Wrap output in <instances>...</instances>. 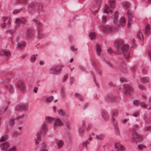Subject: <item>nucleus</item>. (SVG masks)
I'll list each match as a JSON object with an SVG mask.
<instances>
[{
  "mask_svg": "<svg viewBox=\"0 0 151 151\" xmlns=\"http://www.w3.org/2000/svg\"><path fill=\"white\" fill-rule=\"evenodd\" d=\"M114 47L116 50V53L119 54L123 53L124 57L128 59L129 56V45L127 44L123 45V42L122 40H117L114 42Z\"/></svg>",
  "mask_w": 151,
  "mask_h": 151,
  "instance_id": "obj_1",
  "label": "nucleus"
},
{
  "mask_svg": "<svg viewBox=\"0 0 151 151\" xmlns=\"http://www.w3.org/2000/svg\"><path fill=\"white\" fill-rule=\"evenodd\" d=\"M42 8V4L37 2H33L28 5V10L30 13L38 12Z\"/></svg>",
  "mask_w": 151,
  "mask_h": 151,
  "instance_id": "obj_2",
  "label": "nucleus"
},
{
  "mask_svg": "<svg viewBox=\"0 0 151 151\" xmlns=\"http://www.w3.org/2000/svg\"><path fill=\"white\" fill-rule=\"evenodd\" d=\"M101 0H95L93 2L94 4L92 6L90 9L91 12V13L93 14H96L98 12L101 4Z\"/></svg>",
  "mask_w": 151,
  "mask_h": 151,
  "instance_id": "obj_3",
  "label": "nucleus"
},
{
  "mask_svg": "<svg viewBox=\"0 0 151 151\" xmlns=\"http://www.w3.org/2000/svg\"><path fill=\"white\" fill-rule=\"evenodd\" d=\"M47 128L46 125L45 123L43 124L42 128L41 130L39 132H38L37 134V139H35V144H37L39 142L40 140L41 137V134H42L43 135H45L47 132Z\"/></svg>",
  "mask_w": 151,
  "mask_h": 151,
  "instance_id": "obj_4",
  "label": "nucleus"
},
{
  "mask_svg": "<svg viewBox=\"0 0 151 151\" xmlns=\"http://www.w3.org/2000/svg\"><path fill=\"white\" fill-rule=\"evenodd\" d=\"M138 127V126L137 125H135L134 126L133 128L132 139L136 142H140L142 141V138L140 134H138L136 132V130L137 129Z\"/></svg>",
  "mask_w": 151,
  "mask_h": 151,
  "instance_id": "obj_5",
  "label": "nucleus"
},
{
  "mask_svg": "<svg viewBox=\"0 0 151 151\" xmlns=\"http://www.w3.org/2000/svg\"><path fill=\"white\" fill-rule=\"evenodd\" d=\"M124 94L126 97L129 96L134 92L132 88L130 86L126 85L124 87Z\"/></svg>",
  "mask_w": 151,
  "mask_h": 151,
  "instance_id": "obj_6",
  "label": "nucleus"
},
{
  "mask_svg": "<svg viewBox=\"0 0 151 151\" xmlns=\"http://www.w3.org/2000/svg\"><path fill=\"white\" fill-rule=\"evenodd\" d=\"M2 23H1V26L4 28H7L9 26L10 24V19L6 17H3Z\"/></svg>",
  "mask_w": 151,
  "mask_h": 151,
  "instance_id": "obj_7",
  "label": "nucleus"
},
{
  "mask_svg": "<svg viewBox=\"0 0 151 151\" xmlns=\"http://www.w3.org/2000/svg\"><path fill=\"white\" fill-rule=\"evenodd\" d=\"M63 67V66H62L61 68H59L58 67H52L49 69V73L50 74H60V70H61Z\"/></svg>",
  "mask_w": 151,
  "mask_h": 151,
  "instance_id": "obj_8",
  "label": "nucleus"
},
{
  "mask_svg": "<svg viewBox=\"0 0 151 151\" xmlns=\"http://www.w3.org/2000/svg\"><path fill=\"white\" fill-rule=\"evenodd\" d=\"M118 114V111L117 109H114L113 111L111 118V122L113 124H115L116 123V122L115 119V117H116Z\"/></svg>",
  "mask_w": 151,
  "mask_h": 151,
  "instance_id": "obj_9",
  "label": "nucleus"
},
{
  "mask_svg": "<svg viewBox=\"0 0 151 151\" xmlns=\"http://www.w3.org/2000/svg\"><path fill=\"white\" fill-rule=\"evenodd\" d=\"M28 108V105L26 104H19L16 107V110L21 109L23 110H26Z\"/></svg>",
  "mask_w": 151,
  "mask_h": 151,
  "instance_id": "obj_10",
  "label": "nucleus"
},
{
  "mask_svg": "<svg viewBox=\"0 0 151 151\" xmlns=\"http://www.w3.org/2000/svg\"><path fill=\"white\" fill-rule=\"evenodd\" d=\"M106 100L108 101H110L115 102H117L119 101V98L112 95L107 96L106 97Z\"/></svg>",
  "mask_w": 151,
  "mask_h": 151,
  "instance_id": "obj_11",
  "label": "nucleus"
},
{
  "mask_svg": "<svg viewBox=\"0 0 151 151\" xmlns=\"http://www.w3.org/2000/svg\"><path fill=\"white\" fill-rule=\"evenodd\" d=\"M9 146V144L7 142H5L1 145V148L2 151H8V148Z\"/></svg>",
  "mask_w": 151,
  "mask_h": 151,
  "instance_id": "obj_12",
  "label": "nucleus"
},
{
  "mask_svg": "<svg viewBox=\"0 0 151 151\" xmlns=\"http://www.w3.org/2000/svg\"><path fill=\"white\" fill-rule=\"evenodd\" d=\"M103 30L106 32H110L112 31V27L109 26H103L102 27Z\"/></svg>",
  "mask_w": 151,
  "mask_h": 151,
  "instance_id": "obj_13",
  "label": "nucleus"
},
{
  "mask_svg": "<svg viewBox=\"0 0 151 151\" xmlns=\"http://www.w3.org/2000/svg\"><path fill=\"white\" fill-rule=\"evenodd\" d=\"M26 19L24 17L17 18L16 20V22L17 24H24L26 22Z\"/></svg>",
  "mask_w": 151,
  "mask_h": 151,
  "instance_id": "obj_14",
  "label": "nucleus"
},
{
  "mask_svg": "<svg viewBox=\"0 0 151 151\" xmlns=\"http://www.w3.org/2000/svg\"><path fill=\"white\" fill-rule=\"evenodd\" d=\"M11 54L10 51L9 50L3 49L0 51V54L5 56H8Z\"/></svg>",
  "mask_w": 151,
  "mask_h": 151,
  "instance_id": "obj_15",
  "label": "nucleus"
},
{
  "mask_svg": "<svg viewBox=\"0 0 151 151\" xmlns=\"http://www.w3.org/2000/svg\"><path fill=\"white\" fill-rule=\"evenodd\" d=\"M127 15L128 17V25L130 26L132 22V16L130 10H128L127 12Z\"/></svg>",
  "mask_w": 151,
  "mask_h": 151,
  "instance_id": "obj_16",
  "label": "nucleus"
},
{
  "mask_svg": "<svg viewBox=\"0 0 151 151\" xmlns=\"http://www.w3.org/2000/svg\"><path fill=\"white\" fill-rule=\"evenodd\" d=\"M115 146L116 148H117L118 150L121 151H124L125 149L124 147L122 145L118 143H116L115 144Z\"/></svg>",
  "mask_w": 151,
  "mask_h": 151,
  "instance_id": "obj_17",
  "label": "nucleus"
},
{
  "mask_svg": "<svg viewBox=\"0 0 151 151\" xmlns=\"http://www.w3.org/2000/svg\"><path fill=\"white\" fill-rule=\"evenodd\" d=\"M17 85L18 88L21 91L24 90L25 89V87L23 83L21 81L17 83Z\"/></svg>",
  "mask_w": 151,
  "mask_h": 151,
  "instance_id": "obj_18",
  "label": "nucleus"
},
{
  "mask_svg": "<svg viewBox=\"0 0 151 151\" xmlns=\"http://www.w3.org/2000/svg\"><path fill=\"white\" fill-rule=\"evenodd\" d=\"M102 115L104 119L106 120H107L109 118L108 114L106 111H102L101 112Z\"/></svg>",
  "mask_w": 151,
  "mask_h": 151,
  "instance_id": "obj_19",
  "label": "nucleus"
},
{
  "mask_svg": "<svg viewBox=\"0 0 151 151\" xmlns=\"http://www.w3.org/2000/svg\"><path fill=\"white\" fill-rule=\"evenodd\" d=\"M55 124L57 125H59V126H63L64 125V124L58 118H57L55 119Z\"/></svg>",
  "mask_w": 151,
  "mask_h": 151,
  "instance_id": "obj_20",
  "label": "nucleus"
},
{
  "mask_svg": "<svg viewBox=\"0 0 151 151\" xmlns=\"http://www.w3.org/2000/svg\"><path fill=\"white\" fill-rule=\"evenodd\" d=\"M150 26L148 25L146 27L145 31V34L146 35H149L151 32Z\"/></svg>",
  "mask_w": 151,
  "mask_h": 151,
  "instance_id": "obj_21",
  "label": "nucleus"
},
{
  "mask_svg": "<svg viewBox=\"0 0 151 151\" xmlns=\"http://www.w3.org/2000/svg\"><path fill=\"white\" fill-rule=\"evenodd\" d=\"M119 14L118 12L116 11L114 14V23L115 24H116L118 22V19Z\"/></svg>",
  "mask_w": 151,
  "mask_h": 151,
  "instance_id": "obj_22",
  "label": "nucleus"
},
{
  "mask_svg": "<svg viewBox=\"0 0 151 151\" xmlns=\"http://www.w3.org/2000/svg\"><path fill=\"white\" fill-rule=\"evenodd\" d=\"M125 24L126 22L124 18L123 17H122L119 20V26H124L125 25Z\"/></svg>",
  "mask_w": 151,
  "mask_h": 151,
  "instance_id": "obj_23",
  "label": "nucleus"
},
{
  "mask_svg": "<svg viewBox=\"0 0 151 151\" xmlns=\"http://www.w3.org/2000/svg\"><path fill=\"white\" fill-rule=\"evenodd\" d=\"M25 45V42L24 41L19 42L17 44V47L19 49H21L23 48Z\"/></svg>",
  "mask_w": 151,
  "mask_h": 151,
  "instance_id": "obj_24",
  "label": "nucleus"
},
{
  "mask_svg": "<svg viewBox=\"0 0 151 151\" xmlns=\"http://www.w3.org/2000/svg\"><path fill=\"white\" fill-rule=\"evenodd\" d=\"M8 138V135L5 134L2 136L0 139V142H2L6 141Z\"/></svg>",
  "mask_w": 151,
  "mask_h": 151,
  "instance_id": "obj_25",
  "label": "nucleus"
},
{
  "mask_svg": "<svg viewBox=\"0 0 151 151\" xmlns=\"http://www.w3.org/2000/svg\"><path fill=\"white\" fill-rule=\"evenodd\" d=\"M57 141L56 144L58 148H61L64 144L63 141L62 140H57Z\"/></svg>",
  "mask_w": 151,
  "mask_h": 151,
  "instance_id": "obj_26",
  "label": "nucleus"
},
{
  "mask_svg": "<svg viewBox=\"0 0 151 151\" xmlns=\"http://www.w3.org/2000/svg\"><path fill=\"white\" fill-rule=\"evenodd\" d=\"M96 50L97 51V54L98 56H99L101 54V48L100 46L98 44L96 45Z\"/></svg>",
  "mask_w": 151,
  "mask_h": 151,
  "instance_id": "obj_27",
  "label": "nucleus"
},
{
  "mask_svg": "<svg viewBox=\"0 0 151 151\" xmlns=\"http://www.w3.org/2000/svg\"><path fill=\"white\" fill-rule=\"evenodd\" d=\"M137 38L139 39L140 40L142 41V39H143V37L142 33L140 31H139L137 34Z\"/></svg>",
  "mask_w": 151,
  "mask_h": 151,
  "instance_id": "obj_28",
  "label": "nucleus"
},
{
  "mask_svg": "<svg viewBox=\"0 0 151 151\" xmlns=\"http://www.w3.org/2000/svg\"><path fill=\"white\" fill-rule=\"evenodd\" d=\"M27 1V0H16L15 3L24 4H26Z\"/></svg>",
  "mask_w": 151,
  "mask_h": 151,
  "instance_id": "obj_29",
  "label": "nucleus"
},
{
  "mask_svg": "<svg viewBox=\"0 0 151 151\" xmlns=\"http://www.w3.org/2000/svg\"><path fill=\"white\" fill-rule=\"evenodd\" d=\"M96 33L94 32H91L89 35V37L91 40L94 39L96 37Z\"/></svg>",
  "mask_w": 151,
  "mask_h": 151,
  "instance_id": "obj_30",
  "label": "nucleus"
},
{
  "mask_svg": "<svg viewBox=\"0 0 151 151\" xmlns=\"http://www.w3.org/2000/svg\"><path fill=\"white\" fill-rule=\"evenodd\" d=\"M58 114L60 115L66 117L67 116V115L66 114L65 112L63 111L62 109H60L58 110Z\"/></svg>",
  "mask_w": 151,
  "mask_h": 151,
  "instance_id": "obj_31",
  "label": "nucleus"
},
{
  "mask_svg": "<svg viewBox=\"0 0 151 151\" xmlns=\"http://www.w3.org/2000/svg\"><path fill=\"white\" fill-rule=\"evenodd\" d=\"M115 0H109V3L110 7L111 8H114L115 5Z\"/></svg>",
  "mask_w": 151,
  "mask_h": 151,
  "instance_id": "obj_32",
  "label": "nucleus"
},
{
  "mask_svg": "<svg viewBox=\"0 0 151 151\" xmlns=\"http://www.w3.org/2000/svg\"><path fill=\"white\" fill-rule=\"evenodd\" d=\"M105 137L104 134H102L96 136V138L99 140H102L104 139Z\"/></svg>",
  "mask_w": 151,
  "mask_h": 151,
  "instance_id": "obj_33",
  "label": "nucleus"
},
{
  "mask_svg": "<svg viewBox=\"0 0 151 151\" xmlns=\"http://www.w3.org/2000/svg\"><path fill=\"white\" fill-rule=\"evenodd\" d=\"M141 81L142 82L144 83H147L149 82V78L147 77H144L141 79Z\"/></svg>",
  "mask_w": 151,
  "mask_h": 151,
  "instance_id": "obj_34",
  "label": "nucleus"
},
{
  "mask_svg": "<svg viewBox=\"0 0 151 151\" xmlns=\"http://www.w3.org/2000/svg\"><path fill=\"white\" fill-rule=\"evenodd\" d=\"M122 4L123 6L126 8H129L130 6V4L128 2L122 3Z\"/></svg>",
  "mask_w": 151,
  "mask_h": 151,
  "instance_id": "obj_35",
  "label": "nucleus"
},
{
  "mask_svg": "<svg viewBox=\"0 0 151 151\" xmlns=\"http://www.w3.org/2000/svg\"><path fill=\"white\" fill-rule=\"evenodd\" d=\"M27 37H29L31 35V31L29 29H27L26 30Z\"/></svg>",
  "mask_w": 151,
  "mask_h": 151,
  "instance_id": "obj_36",
  "label": "nucleus"
},
{
  "mask_svg": "<svg viewBox=\"0 0 151 151\" xmlns=\"http://www.w3.org/2000/svg\"><path fill=\"white\" fill-rule=\"evenodd\" d=\"M85 127L84 124H83L82 125V127L80 129V133L81 134H83L85 130Z\"/></svg>",
  "mask_w": 151,
  "mask_h": 151,
  "instance_id": "obj_37",
  "label": "nucleus"
},
{
  "mask_svg": "<svg viewBox=\"0 0 151 151\" xmlns=\"http://www.w3.org/2000/svg\"><path fill=\"white\" fill-rule=\"evenodd\" d=\"M45 120L47 122L49 123L53 120V118L49 116H46L45 117Z\"/></svg>",
  "mask_w": 151,
  "mask_h": 151,
  "instance_id": "obj_38",
  "label": "nucleus"
},
{
  "mask_svg": "<svg viewBox=\"0 0 151 151\" xmlns=\"http://www.w3.org/2000/svg\"><path fill=\"white\" fill-rule=\"evenodd\" d=\"M61 95L64 98L65 96V91L64 88H62L61 90Z\"/></svg>",
  "mask_w": 151,
  "mask_h": 151,
  "instance_id": "obj_39",
  "label": "nucleus"
},
{
  "mask_svg": "<svg viewBox=\"0 0 151 151\" xmlns=\"http://www.w3.org/2000/svg\"><path fill=\"white\" fill-rule=\"evenodd\" d=\"M53 99V96H49L46 99V101L47 103L50 102Z\"/></svg>",
  "mask_w": 151,
  "mask_h": 151,
  "instance_id": "obj_40",
  "label": "nucleus"
},
{
  "mask_svg": "<svg viewBox=\"0 0 151 151\" xmlns=\"http://www.w3.org/2000/svg\"><path fill=\"white\" fill-rule=\"evenodd\" d=\"M138 148L139 150H142L143 148L146 147V146L142 144H139L138 145Z\"/></svg>",
  "mask_w": 151,
  "mask_h": 151,
  "instance_id": "obj_41",
  "label": "nucleus"
},
{
  "mask_svg": "<svg viewBox=\"0 0 151 151\" xmlns=\"http://www.w3.org/2000/svg\"><path fill=\"white\" fill-rule=\"evenodd\" d=\"M102 20L103 23H105L107 20V17H106L103 16L102 18Z\"/></svg>",
  "mask_w": 151,
  "mask_h": 151,
  "instance_id": "obj_42",
  "label": "nucleus"
},
{
  "mask_svg": "<svg viewBox=\"0 0 151 151\" xmlns=\"http://www.w3.org/2000/svg\"><path fill=\"white\" fill-rule=\"evenodd\" d=\"M147 105L149 106V108L148 109H151V97L149 98Z\"/></svg>",
  "mask_w": 151,
  "mask_h": 151,
  "instance_id": "obj_43",
  "label": "nucleus"
},
{
  "mask_svg": "<svg viewBox=\"0 0 151 151\" xmlns=\"http://www.w3.org/2000/svg\"><path fill=\"white\" fill-rule=\"evenodd\" d=\"M44 37V35L43 33H39L37 35V37L38 39H41Z\"/></svg>",
  "mask_w": 151,
  "mask_h": 151,
  "instance_id": "obj_44",
  "label": "nucleus"
},
{
  "mask_svg": "<svg viewBox=\"0 0 151 151\" xmlns=\"http://www.w3.org/2000/svg\"><path fill=\"white\" fill-rule=\"evenodd\" d=\"M75 96L80 100H82V98L81 95L78 93H75Z\"/></svg>",
  "mask_w": 151,
  "mask_h": 151,
  "instance_id": "obj_45",
  "label": "nucleus"
},
{
  "mask_svg": "<svg viewBox=\"0 0 151 151\" xmlns=\"http://www.w3.org/2000/svg\"><path fill=\"white\" fill-rule=\"evenodd\" d=\"M105 9L104 10V13H109L108 10V9L109 8V7L108 5H105Z\"/></svg>",
  "mask_w": 151,
  "mask_h": 151,
  "instance_id": "obj_46",
  "label": "nucleus"
},
{
  "mask_svg": "<svg viewBox=\"0 0 151 151\" xmlns=\"http://www.w3.org/2000/svg\"><path fill=\"white\" fill-rule=\"evenodd\" d=\"M7 151H17V150L16 147L13 146L8 149Z\"/></svg>",
  "mask_w": 151,
  "mask_h": 151,
  "instance_id": "obj_47",
  "label": "nucleus"
},
{
  "mask_svg": "<svg viewBox=\"0 0 151 151\" xmlns=\"http://www.w3.org/2000/svg\"><path fill=\"white\" fill-rule=\"evenodd\" d=\"M106 63L111 68H114V66L112 63H110L108 61H106Z\"/></svg>",
  "mask_w": 151,
  "mask_h": 151,
  "instance_id": "obj_48",
  "label": "nucleus"
},
{
  "mask_svg": "<svg viewBox=\"0 0 151 151\" xmlns=\"http://www.w3.org/2000/svg\"><path fill=\"white\" fill-rule=\"evenodd\" d=\"M16 120H17V119L14 118V119H11L10 120V123L11 125H14Z\"/></svg>",
  "mask_w": 151,
  "mask_h": 151,
  "instance_id": "obj_49",
  "label": "nucleus"
},
{
  "mask_svg": "<svg viewBox=\"0 0 151 151\" xmlns=\"http://www.w3.org/2000/svg\"><path fill=\"white\" fill-rule=\"evenodd\" d=\"M7 109V107L6 106H4L2 108H1L0 109V111L3 112H5L6 111Z\"/></svg>",
  "mask_w": 151,
  "mask_h": 151,
  "instance_id": "obj_50",
  "label": "nucleus"
},
{
  "mask_svg": "<svg viewBox=\"0 0 151 151\" xmlns=\"http://www.w3.org/2000/svg\"><path fill=\"white\" fill-rule=\"evenodd\" d=\"M33 21L35 24H37L39 26L40 24L41 23L40 21L37 19H35L33 20Z\"/></svg>",
  "mask_w": 151,
  "mask_h": 151,
  "instance_id": "obj_51",
  "label": "nucleus"
},
{
  "mask_svg": "<svg viewBox=\"0 0 151 151\" xmlns=\"http://www.w3.org/2000/svg\"><path fill=\"white\" fill-rule=\"evenodd\" d=\"M133 103L135 106H137L139 104V102L137 100H135L134 101Z\"/></svg>",
  "mask_w": 151,
  "mask_h": 151,
  "instance_id": "obj_52",
  "label": "nucleus"
},
{
  "mask_svg": "<svg viewBox=\"0 0 151 151\" xmlns=\"http://www.w3.org/2000/svg\"><path fill=\"white\" fill-rule=\"evenodd\" d=\"M6 89L9 91L11 92L12 91V89L11 86L10 85H7L6 86Z\"/></svg>",
  "mask_w": 151,
  "mask_h": 151,
  "instance_id": "obj_53",
  "label": "nucleus"
},
{
  "mask_svg": "<svg viewBox=\"0 0 151 151\" xmlns=\"http://www.w3.org/2000/svg\"><path fill=\"white\" fill-rule=\"evenodd\" d=\"M115 132L116 135H118L119 134V131L118 128L116 127L115 128Z\"/></svg>",
  "mask_w": 151,
  "mask_h": 151,
  "instance_id": "obj_54",
  "label": "nucleus"
},
{
  "mask_svg": "<svg viewBox=\"0 0 151 151\" xmlns=\"http://www.w3.org/2000/svg\"><path fill=\"white\" fill-rule=\"evenodd\" d=\"M140 104L142 107H143L144 108H145L147 106V104H146L145 103L143 102H141Z\"/></svg>",
  "mask_w": 151,
  "mask_h": 151,
  "instance_id": "obj_55",
  "label": "nucleus"
},
{
  "mask_svg": "<svg viewBox=\"0 0 151 151\" xmlns=\"http://www.w3.org/2000/svg\"><path fill=\"white\" fill-rule=\"evenodd\" d=\"M145 129L146 130H151V126L149 125L145 127Z\"/></svg>",
  "mask_w": 151,
  "mask_h": 151,
  "instance_id": "obj_56",
  "label": "nucleus"
},
{
  "mask_svg": "<svg viewBox=\"0 0 151 151\" xmlns=\"http://www.w3.org/2000/svg\"><path fill=\"white\" fill-rule=\"evenodd\" d=\"M35 55H32L31 58V60L32 62H34L35 60Z\"/></svg>",
  "mask_w": 151,
  "mask_h": 151,
  "instance_id": "obj_57",
  "label": "nucleus"
},
{
  "mask_svg": "<svg viewBox=\"0 0 151 151\" xmlns=\"http://www.w3.org/2000/svg\"><path fill=\"white\" fill-rule=\"evenodd\" d=\"M68 77V74H66L64 77L63 78V82H65L66 80L67 79Z\"/></svg>",
  "mask_w": 151,
  "mask_h": 151,
  "instance_id": "obj_58",
  "label": "nucleus"
},
{
  "mask_svg": "<svg viewBox=\"0 0 151 151\" xmlns=\"http://www.w3.org/2000/svg\"><path fill=\"white\" fill-rule=\"evenodd\" d=\"M24 114H22L20 116H19L18 117H17L16 118L17 119V120L19 119H20L23 118L24 117Z\"/></svg>",
  "mask_w": 151,
  "mask_h": 151,
  "instance_id": "obj_59",
  "label": "nucleus"
},
{
  "mask_svg": "<svg viewBox=\"0 0 151 151\" xmlns=\"http://www.w3.org/2000/svg\"><path fill=\"white\" fill-rule=\"evenodd\" d=\"M20 11V10H14L13 12V14H17Z\"/></svg>",
  "mask_w": 151,
  "mask_h": 151,
  "instance_id": "obj_60",
  "label": "nucleus"
},
{
  "mask_svg": "<svg viewBox=\"0 0 151 151\" xmlns=\"http://www.w3.org/2000/svg\"><path fill=\"white\" fill-rule=\"evenodd\" d=\"M139 114L138 112H136L135 113H134L132 115L135 117H137L139 116Z\"/></svg>",
  "mask_w": 151,
  "mask_h": 151,
  "instance_id": "obj_61",
  "label": "nucleus"
},
{
  "mask_svg": "<svg viewBox=\"0 0 151 151\" xmlns=\"http://www.w3.org/2000/svg\"><path fill=\"white\" fill-rule=\"evenodd\" d=\"M7 31L8 32L11 33H13L15 32V31L14 30H8Z\"/></svg>",
  "mask_w": 151,
  "mask_h": 151,
  "instance_id": "obj_62",
  "label": "nucleus"
},
{
  "mask_svg": "<svg viewBox=\"0 0 151 151\" xmlns=\"http://www.w3.org/2000/svg\"><path fill=\"white\" fill-rule=\"evenodd\" d=\"M91 127L92 124H88L87 128V130H89L90 129H91Z\"/></svg>",
  "mask_w": 151,
  "mask_h": 151,
  "instance_id": "obj_63",
  "label": "nucleus"
},
{
  "mask_svg": "<svg viewBox=\"0 0 151 151\" xmlns=\"http://www.w3.org/2000/svg\"><path fill=\"white\" fill-rule=\"evenodd\" d=\"M148 56L151 61V50L149 51L148 52Z\"/></svg>",
  "mask_w": 151,
  "mask_h": 151,
  "instance_id": "obj_64",
  "label": "nucleus"
}]
</instances>
